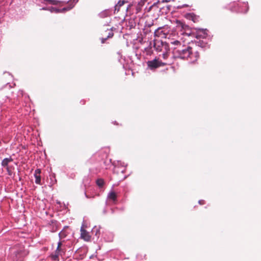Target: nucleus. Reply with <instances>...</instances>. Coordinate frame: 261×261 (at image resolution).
<instances>
[{
	"mask_svg": "<svg viewBox=\"0 0 261 261\" xmlns=\"http://www.w3.org/2000/svg\"><path fill=\"white\" fill-rule=\"evenodd\" d=\"M59 237L61 238V239H63V238H65L66 236V233L65 232V231H61L59 234Z\"/></svg>",
	"mask_w": 261,
	"mask_h": 261,
	"instance_id": "15",
	"label": "nucleus"
},
{
	"mask_svg": "<svg viewBox=\"0 0 261 261\" xmlns=\"http://www.w3.org/2000/svg\"><path fill=\"white\" fill-rule=\"evenodd\" d=\"M96 184L98 187H102L103 185L104 181L102 179H98L96 180Z\"/></svg>",
	"mask_w": 261,
	"mask_h": 261,
	"instance_id": "14",
	"label": "nucleus"
},
{
	"mask_svg": "<svg viewBox=\"0 0 261 261\" xmlns=\"http://www.w3.org/2000/svg\"><path fill=\"white\" fill-rule=\"evenodd\" d=\"M60 255H61L60 253H57V252H55L54 254L51 255V258L54 260H58Z\"/></svg>",
	"mask_w": 261,
	"mask_h": 261,
	"instance_id": "13",
	"label": "nucleus"
},
{
	"mask_svg": "<svg viewBox=\"0 0 261 261\" xmlns=\"http://www.w3.org/2000/svg\"><path fill=\"white\" fill-rule=\"evenodd\" d=\"M171 44H173V45H176V47H182L181 46V42L178 41V40H175V41H171L170 42Z\"/></svg>",
	"mask_w": 261,
	"mask_h": 261,
	"instance_id": "12",
	"label": "nucleus"
},
{
	"mask_svg": "<svg viewBox=\"0 0 261 261\" xmlns=\"http://www.w3.org/2000/svg\"><path fill=\"white\" fill-rule=\"evenodd\" d=\"M163 47L166 49L168 47L167 44L161 40H155L154 41L153 47L157 51H161Z\"/></svg>",
	"mask_w": 261,
	"mask_h": 261,
	"instance_id": "3",
	"label": "nucleus"
},
{
	"mask_svg": "<svg viewBox=\"0 0 261 261\" xmlns=\"http://www.w3.org/2000/svg\"><path fill=\"white\" fill-rule=\"evenodd\" d=\"M40 2L44 4H56V1L54 0H39Z\"/></svg>",
	"mask_w": 261,
	"mask_h": 261,
	"instance_id": "11",
	"label": "nucleus"
},
{
	"mask_svg": "<svg viewBox=\"0 0 261 261\" xmlns=\"http://www.w3.org/2000/svg\"><path fill=\"white\" fill-rule=\"evenodd\" d=\"M160 28H159L158 30H156L155 31L154 34H155V35H156V36H157V35H159H159H161V34L163 32V31H161V32H160Z\"/></svg>",
	"mask_w": 261,
	"mask_h": 261,
	"instance_id": "16",
	"label": "nucleus"
},
{
	"mask_svg": "<svg viewBox=\"0 0 261 261\" xmlns=\"http://www.w3.org/2000/svg\"><path fill=\"white\" fill-rule=\"evenodd\" d=\"M163 58L164 59H166L168 58V54L167 53H164L163 54Z\"/></svg>",
	"mask_w": 261,
	"mask_h": 261,
	"instance_id": "19",
	"label": "nucleus"
},
{
	"mask_svg": "<svg viewBox=\"0 0 261 261\" xmlns=\"http://www.w3.org/2000/svg\"><path fill=\"white\" fill-rule=\"evenodd\" d=\"M12 160H13L11 158H5L3 160L2 162V165L4 167L7 166L9 163L12 162Z\"/></svg>",
	"mask_w": 261,
	"mask_h": 261,
	"instance_id": "9",
	"label": "nucleus"
},
{
	"mask_svg": "<svg viewBox=\"0 0 261 261\" xmlns=\"http://www.w3.org/2000/svg\"><path fill=\"white\" fill-rule=\"evenodd\" d=\"M174 0H162V2H166V3H168V2H172V1H174Z\"/></svg>",
	"mask_w": 261,
	"mask_h": 261,
	"instance_id": "22",
	"label": "nucleus"
},
{
	"mask_svg": "<svg viewBox=\"0 0 261 261\" xmlns=\"http://www.w3.org/2000/svg\"><path fill=\"white\" fill-rule=\"evenodd\" d=\"M187 18L192 20L194 23L199 21V16L196 15L194 13H189L187 14Z\"/></svg>",
	"mask_w": 261,
	"mask_h": 261,
	"instance_id": "7",
	"label": "nucleus"
},
{
	"mask_svg": "<svg viewBox=\"0 0 261 261\" xmlns=\"http://www.w3.org/2000/svg\"><path fill=\"white\" fill-rule=\"evenodd\" d=\"M42 9V10H46V8H43Z\"/></svg>",
	"mask_w": 261,
	"mask_h": 261,
	"instance_id": "28",
	"label": "nucleus"
},
{
	"mask_svg": "<svg viewBox=\"0 0 261 261\" xmlns=\"http://www.w3.org/2000/svg\"><path fill=\"white\" fill-rule=\"evenodd\" d=\"M95 230H96V231H98L97 228L96 226H95V227L93 228L92 231L94 232Z\"/></svg>",
	"mask_w": 261,
	"mask_h": 261,
	"instance_id": "24",
	"label": "nucleus"
},
{
	"mask_svg": "<svg viewBox=\"0 0 261 261\" xmlns=\"http://www.w3.org/2000/svg\"><path fill=\"white\" fill-rule=\"evenodd\" d=\"M207 30L203 29H199L197 31L196 37L197 38H205L207 36Z\"/></svg>",
	"mask_w": 261,
	"mask_h": 261,
	"instance_id": "5",
	"label": "nucleus"
},
{
	"mask_svg": "<svg viewBox=\"0 0 261 261\" xmlns=\"http://www.w3.org/2000/svg\"><path fill=\"white\" fill-rule=\"evenodd\" d=\"M123 4H124V1H122V3H121V2H119L118 3V4L116 5H115V10L116 9L117 7H118V6L120 7V6H122Z\"/></svg>",
	"mask_w": 261,
	"mask_h": 261,
	"instance_id": "17",
	"label": "nucleus"
},
{
	"mask_svg": "<svg viewBox=\"0 0 261 261\" xmlns=\"http://www.w3.org/2000/svg\"><path fill=\"white\" fill-rule=\"evenodd\" d=\"M59 10L56 9V12H59Z\"/></svg>",
	"mask_w": 261,
	"mask_h": 261,
	"instance_id": "27",
	"label": "nucleus"
},
{
	"mask_svg": "<svg viewBox=\"0 0 261 261\" xmlns=\"http://www.w3.org/2000/svg\"><path fill=\"white\" fill-rule=\"evenodd\" d=\"M199 203L201 205L204 204L205 203V202L203 200H200L199 201Z\"/></svg>",
	"mask_w": 261,
	"mask_h": 261,
	"instance_id": "21",
	"label": "nucleus"
},
{
	"mask_svg": "<svg viewBox=\"0 0 261 261\" xmlns=\"http://www.w3.org/2000/svg\"><path fill=\"white\" fill-rule=\"evenodd\" d=\"M101 43H104V38H103L101 39Z\"/></svg>",
	"mask_w": 261,
	"mask_h": 261,
	"instance_id": "26",
	"label": "nucleus"
},
{
	"mask_svg": "<svg viewBox=\"0 0 261 261\" xmlns=\"http://www.w3.org/2000/svg\"><path fill=\"white\" fill-rule=\"evenodd\" d=\"M41 170L39 169H37L35 171L34 176L35 177V182L37 184H41Z\"/></svg>",
	"mask_w": 261,
	"mask_h": 261,
	"instance_id": "6",
	"label": "nucleus"
},
{
	"mask_svg": "<svg viewBox=\"0 0 261 261\" xmlns=\"http://www.w3.org/2000/svg\"><path fill=\"white\" fill-rule=\"evenodd\" d=\"M81 237L86 241H89L91 239L89 233L84 229L83 225L81 228Z\"/></svg>",
	"mask_w": 261,
	"mask_h": 261,
	"instance_id": "4",
	"label": "nucleus"
},
{
	"mask_svg": "<svg viewBox=\"0 0 261 261\" xmlns=\"http://www.w3.org/2000/svg\"><path fill=\"white\" fill-rule=\"evenodd\" d=\"M62 245V243L61 241H60L58 243V246L55 252H57V253H61L62 252H64L63 249L61 248V246Z\"/></svg>",
	"mask_w": 261,
	"mask_h": 261,
	"instance_id": "10",
	"label": "nucleus"
},
{
	"mask_svg": "<svg viewBox=\"0 0 261 261\" xmlns=\"http://www.w3.org/2000/svg\"><path fill=\"white\" fill-rule=\"evenodd\" d=\"M71 9V8H68V9H67V8H63V9H62V11L68 10H69V9Z\"/></svg>",
	"mask_w": 261,
	"mask_h": 261,
	"instance_id": "25",
	"label": "nucleus"
},
{
	"mask_svg": "<svg viewBox=\"0 0 261 261\" xmlns=\"http://www.w3.org/2000/svg\"><path fill=\"white\" fill-rule=\"evenodd\" d=\"M136 10H137V12H139L140 11V10H141V7H140V6H138L137 7V9H136Z\"/></svg>",
	"mask_w": 261,
	"mask_h": 261,
	"instance_id": "23",
	"label": "nucleus"
},
{
	"mask_svg": "<svg viewBox=\"0 0 261 261\" xmlns=\"http://www.w3.org/2000/svg\"><path fill=\"white\" fill-rule=\"evenodd\" d=\"M173 54L175 58L189 60L191 62L197 61L200 56L199 52L190 46L175 47Z\"/></svg>",
	"mask_w": 261,
	"mask_h": 261,
	"instance_id": "1",
	"label": "nucleus"
},
{
	"mask_svg": "<svg viewBox=\"0 0 261 261\" xmlns=\"http://www.w3.org/2000/svg\"><path fill=\"white\" fill-rule=\"evenodd\" d=\"M110 201H114V191H111L109 194L107 198V203H109Z\"/></svg>",
	"mask_w": 261,
	"mask_h": 261,
	"instance_id": "8",
	"label": "nucleus"
},
{
	"mask_svg": "<svg viewBox=\"0 0 261 261\" xmlns=\"http://www.w3.org/2000/svg\"><path fill=\"white\" fill-rule=\"evenodd\" d=\"M113 33H112V32L111 33H109V35L107 36V38H110V37L112 38L113 37Z\"/></svg>",
	"mask_w": 261,
	"mask_h": 261,
	"instance_id": "20",
	"label": "nucleus"
},
{
	"mask_svg": "<svg viewBox=\"0 0 261 261\" xmlns=\"http://www.w3.org/2000/svg\"><path fill=\"white\" fill-rule=\"evenodd\" d=\"M148 67L151 70L156 69L161 66H164L167 64L159 60L158 58H155L154 59L148 61L147 62Z\"/></svg>",
	"mask_w": 261,
	"mask_h": 261,
	"instance_id": "2",
	"label": "nucleus"
},
{
	"mask_svg": "<svg viewBox=\"0 0 261 261\" xmlns=\"http://www.w3.org/2000/svg\"><path fill=\"white\" fill-rule=\"evenodd\" d=\"M146 26L150 28L153 25V23L151 22L150 23H148L147 21L145 22Z\"/></svg>",
	"mask_w": 261,
	"mask_h": 261,
	"instance_id": "18",
	"label": "nucleus"
},
{
	"mask_svg": "<svg viewBox=\"0 0 261 261\" xmlns=\"http://www.w3.org/2000/svg\"><path fill=\"white\" fill-rule=\"evenodd\" d=\"M115 199L116 198V195L115 194Z\"/></svg>",
	"mask_w": 261,
	"mask_h": 261,
	"instance_id": "29",
	"label": "nucleus"
}]
</instances>
